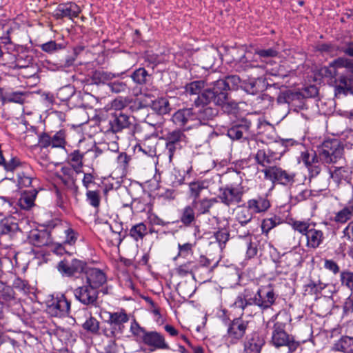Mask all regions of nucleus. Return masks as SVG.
I'll return each instance as SVG.
<instances>
[{
    "label": "nucleus",
    "mask_w": 353,
    "mask_h": 353,
    "mask_svg": "<svg viewBox=\"0 0 353 353\" xmlns=\"http://www.w3.org/2000/svg\"><path fill=\"white\" fill-rule=\"evenodd\" d=\"M264 343V339L258 333H254L245 344V352L260 353Z\"/></svg>",
    "instance_id": "nucleus-26"
},
{
    "label": "nucleus",
    "mask_w": 353,
    "mask_h": 353,
    "mask_svg": "<svg viewBox=\"0 0 353 353\" xmlns=\"http://www.w3.org/2000/svg\"><path fill=\"white\" fill-rule=\"evenodd\" d=\"M24 102L23 93L21 92H6L5 103H23Z\"/></svg>",
    "instance_id": "nucleus-51"
},
{
    "label": "nucleus",
    "mask_w": 353,
    "mask_h": 353,
    "mask_svg": "<svg viewBox=\"0 0 353 353\" xmlns=\"http://www.w3.org/2000/svg\"><path fill=\"white\" fill-rule=\"evenodd\" d=\"M130 161V157H128L126 153L121 152L119 154L117 158V163L118 164V167L121 169H125L128 165Z\"/></svg>",
    "instance_id": "nucleus-63"
},
{
    "label": "nucleus",
    "mask_w": 353,
    "mask_h": 353,
    "mask_svg": "<svg viewBox=\"0 0 353 353\" xmlns=\"http://www.w3.org/2000/svg\"><path fill=\"white\" fill-rule=\"evenodd\" d=\"M352 63L350 60L344 57H339L330 63V68H352Z\"/></svg>",
    "instance_id": "nucleus-54"
},
{
    "label": "nucleus",
    "mask_w": 353,
    "mask_h": 353,
    "mask_svg": "<svg viewBox=\"0 0 353 353\" xmlns=\"http://www.w3.org/2000/svg\"><path fill=\"white\" fill-rule=\"evenodd\" d=\"M99 294V290L87 284L78 287L74 290L75 298L81 303L90 307H97L99 306L98 301Z\"/></svg>",
    "instance_id": "nucleus-7"
},
{
    "label": "nucleus",
    "mask_w": 353,
    "mask_h": 353,
    "mask_svg": "<svg viewBox=\"0 0 353 353\" xmlns=\"http://www.w3.org/2000/svg\"><path fill=\"white\" fill-rule=\"evenodd\" d=\"M122 74L98 70L92 73L91 79L93 84H107L108 86L109 82H111L114 78L119 77Z\"/></svg>",
    "instance_id": "nucleus-22"
},
{
    "label": "nucleus",
    "mask_w": 353,
    "mask_h": 353,
    "mask_svg": "<svg viewBox=\"0 0 353 353\" xmlns=\"http://www.w3.org/2000/svg\"><path fill=\"white\" fill-rule=\"evenodd\" d=\"M148 73L143 68H139L132 72L131 78L137 84L143 85L146 83Z\"/></svg>",
    "instance_id": "nucleus-47"
},
{
    "label": "nucleus",
    "mask_w": 353,
    "mask_h": 353,
    "mask_svg": "<svg viewBox=\"0 0 353 353\" xmlns=\"http://www.w3.org/2000/svg\"><path fill=\"white\" fill-rule=\"evenodd\" d=\"M334 83V94L336 97L341 94L347 95L352 90V79L345 75H341L338 79H336Z\"/></svg>",
    "instance_id": "nucleus-24"
},
{
    "label": "nucleus",
    "mask_w": 353,
    "mask_h": 353,
    "mask_svg": "<svg viewBox=\"0 0 353 353\" xmlns=\"http://www.w3.org/2000/svg\"><path fill=\"white\" fill-rule=\"evenodd\" d=\"M70 309V302L61 294L52 297L48 303L46 311L52 316H63L68 314Z\"/></svg>",
    "instance_id": "nucleus-10"
},
{
    "label": "nucleus",
    "mask_w": 353,
    "mask_h": 353,
    "mask_svg": "<svg viewBox=\"0 0 353 353\" xmlns=\"http://www.w3.org/2000/svg\"><path fill=\"white\" fill-rule=\"evenodd\" d=\"M165 148L168 152L170 160L173 157L175 152L182 148L187 142V137L183 131L174 130L168 132L165 137Z\"/></svg>",
    "instance_id": "nucleus-9"
},
{
    "label": "nucleus",
    "mask_w": 353,
    "mask_h": 353,
    "mask_svg": "<svg viewBox=\"0 0 353 353\" xmlns=\"http://www.w3.org/2000/svg\"><path fill=\"white\" fill-rule=\"evenodd\" d=\"M85 195L88 203L96 209L99 208L101 203L99 190H88Z\"/></svg>",
    "instance_id": "nucleus-46"
},
{
    "label": "nucleus",
    "mask_w": 353,
    "mask_h": 353,
    "mask_svg": "<svg viewBox=\"0 0 353 353\" xmlns=\"http://www.w3.org/2000/svg\"><path fill=\"white\" fill-rule=\"evenodd\" d=\"M198 271L199 266L193 261H188L187 263L181 265L177 268V272L181 276H185L188 274H194Z\"/></svg>",
    "instance_id": "nucleus-45"
},
{
    "label": "nucleus",
    "mask_w": 353,
    "mask_h": 353,
    "mask_svg": "<svg viewBox=\"0 0 353 353\" xmlns=\"http://www.w3.org/2000/svg\"><path fill=\"white\" fill-rule=\"evenodd\" d=\"M81 10L79 6L74 2L60 3L53 12V17L57 19L68 18L73 19L78 17Z\"/></svg>",
    "instance_id": "nucleus-13"
},
{
    "label": "nucleus",
    "mask_w": 353,
    "mask_h": 353,
    "mask_svg": "<svg viewBox=\"0 0 353 353\" xmlns=\"http://www.w3.org/2000/svg\"><path fill=\"white\" fill-rule=\"evenodd\" d=\"M268 327L270 330V343L275 347L286 346L289 352L292 353L299 346V343L296 341L294 337L285 331L286 324L279 321H269Z\"/></svg>",
    "instance_id": "nucleus-3"
},
{
    "label": "nucleus",
    "mask_w": 353,
    "mask_h": 353,
    "mask_svg": "<svg viewBox=\"0 0 353 353\" xmlns=\"http://www.w3.org/2000/svg\"><path fill=\"white\" fill-rule=\"evenodd\" d=\"M343 159V148L338 140L325 141L317 154L313 150L301 152L299 162H303L309 173V179L316 177L321 172L322 164L336 163Z\"/></svg>",
    "instance_id": "nucleus-2"
},
{
    "label": "nucleus",
    "mask_w": 353,
    "mask_h": 353,
    "mask_svg": "<svg viewBox=\"0 0 353 353\" xmlns=\"http://www.w3.org/2000/svg\"><path fill=\"white\" fill-rule=\"evenodd\" d=\"M19 229L18 224L12 219H5L0 222V234H8Z\"/></svg>",
    "instance_id": "nucleus-40"
},
{
    "label": "nucleus",
    "mask_w": 353,
    "mask_h": 353,
    "mask_svg": "<svg viewBox=\"0 0 353 353\" xmlns=\"http://www.w3.org/2000/svg\"><path fill=\"white\" fill-rule=\"evenodd\" d=\"M130 332H132V335L137 338V340H140L141 341L147 332V331L143 327L139 325L135 319L131 322Z\"/></svg>",
    "instance_id": "nucleus-49"
},
{
    "label": "nucleus",
    "mask_w": 353,
    "mask_h": 353,
    "mask_svg": "<svg viewBox=\"0 0 353 353\" xmlns=\"http://www.w3.org/2000/svg\"><path fill=\"white\" fill-rule=\"evenodd\" d=\"M99 325V321L91 316L83 323L82 327L88 332L93 334H99L100 329Z\"/></svg>",
    "instance_id": "nucleus-44"
},
{
    "label": "nucleus",
    "mask_w": 353,
    "mask_h": 353,
    "mask_svg": "<svg viewBox=\"0 0 353 353\" xmlns=\"http://www.w3.org/2000/svg\"><path fill=\"white\" fill-rule=\"evenodd\" d=\"M245 192V188L241 184L226 185L219 189L216 199L225 206L230 207L242 202Z\"/></svg>",
    "instance_id": "nucleus-5"
},
{
    "label": "nucleus",
    "mask_w": 353,
    "mask_h": 353,
    "mask_svg": "<svg viewBox=\"0 0 353 353\" xmlns=\"http://www.w3.org/2000/svg\"><path fill=\"white\" fill-rule=\"evenodd\" d=\"M323 238V232L316 230L314 226L306 236L307 246L311 248H316L321 245Z\"/></svg>",
    "instance_id": "nucleus-31"
},
{
    "label": "nucleus",
    "mask_w": 353,
    "mask_h": 353,
    "mask_svg": "<svg viewBox=\"0 0 353 353\" xmlns=\"http://www.w3.org/2000/svg\"><path fill=\"white\" fill-rule=\"evenodd\" d=\"M30 240L37 247L48 245L52 242L50 234L46 230L32 231Z\"/></svg>",
    "instance_id": "nucleus-23"
},
{
    "label": "nucleus",
    "mask_w": 353,
    "mask_h": 353,
    "mask_svg": "<svg viewBox=\"0 0 353 353\" xmlns=\"http://www.w3.org/2000/svg\"><path fill=\"white\" fill-rule=\"evenodd\" d=\"M12 285L14 288L23 291L24 292H28L29 291V285L28 282L26 280H23L19 277H16L13 281Z\"/></svg>",
    "instance_id": "nucleus-59"
},
{
    "label": "nucleus",
    "mask_w": 353,
    "mask_h": 353,
    "mask_svg": "<svg viewBox=\"0 0 353 353\" xmlns=\"http://www.w3.org/2000/svg\"><path fill=\"white\" fill-rule=\"evenodd\" d=\"M240 83L241 79L237 75L227 76L213 82L194 100V105L199 108V117L212 119L218 114V109L211 106V103L225 113H233L238 109V103L231 99L229 91L237 90Z\"/></svg>",
    "instance_id": "nucleus-1"
},
{
    "label": "nucleus",
    "mask_w": 353,
    "mask_h": 353,
    "mask_svg": "<svg viewBox=\"0 0 353 353\" xmlns=\"http://www.w3.org/2000/svg\"><path fill=\"white\" fill-rule=\"evenodd\" d=\"M142 342L151 347L152 350L170 349L163 335L156 331H147Z\"/></svg>",
    "instance_id": "nucleus-15"
},
{
    "label": "nucleus",
    "mask_w": 353,
    "mask_h": 353,
    "mask_svg": "<svg viewBox=\"0 0 353 353\" xmlns=\"http://www.w3.org/2000/svg\"><path fill=\"white\" fill-rule=\"evenodd\" d=\"M195 209L192 204L186 205L182 210L180 221L185 226H190L196 221Z\"/></svg>",
    "instance_id": "nucleus-34"
},
{
    "label": "nucleus",
    "mask_w": 353,
    "mask_h": 353,
    "mask_svg": "<svg viewBox=\"0 0 353 353\" xmlns=\"http://www.w3.org/2000/svg\"><path fill=\"white\" fill-rule=\"evenodd\" d=\"M341 281L343 285L353 290V272H343L341 274Z\"/></svg>",
    "instance_id": "nucleus-56"
},
{
    "label": "nucleus",
    "mask_w": 353,
    "mask_h": 353,
    "mask_svg": "<svg viewBox=\"0 0 353 353\" xmlns=\"http://www.w3.org/2000/svg\"><path fill=\"white\" fill-rule=\"evenodd\" d=\"M38 144L41 148H44L52 146V139L48 134L43 132L38 137Z\"/></svg>",
    "instance_id": "nucleus-61"
},
{
    "label": "nucleus",
    "mask_w": 353,
    "mask_h": 353,
    "mask_svg": "<svg viewBox=\"0 0 353 353\" xmlns=\"http://www.w3.org/2000/svg\"><path fill=\"white\" fill-rule=\"evenodd\" d=\"M32 183V178L25 174L22 172L18 174V183L19 185L22 187H29Z\"/></svg>",
    "instance_id": "nucleus-62"
},
{
    "label": "nucleus",
    "mask_w": 353,
    "mask_h": 353,
    "mask_svg": "<svg viewBox=\"0 0 353 353\" xmlns=\"http://www.w3.org/2000/svg\"><path fill=\"white\" fill-rule=\"evenodd\" d=\"M352 173L348 166L334 167V170H330V177L334 183L336 187H339L343 181H347Z\"/></svg>",
    "instance_id": "nucleus-21"
},
{
    "label": "nucleus",
    "mask_w": 353,
    "mask_h": 353,
    "mask_svg": "<svg viewBox=\"0 0 353 353\" xmlns=\"http://www.w3.org/2000/svg\"><path fill=\"white\" fill-rule=\"evenodd\" d=\"M314 226H315V224L308 221H294L292 223V227L295 231L305 236Z\"/></svg>",
    "instance_id": "nucleus-41"
},
{
    "label": "nucleus",
    "mask_w": 353,
    "mask_h": 353,
    "mask_svg": "<svg viewBox=\"0 0 353 353\" xmlns=\"http://www.w3.org/2000/svg\"><path fill=\"white\" fill-rule=\"evenodd\" d=\"M255 160L258 164L265 167V168L269 167L268 165L272 163L268 152L264 149L258 150L255 155Z\"/></svg>",
    "instance_id": "nucleus-48"
},
{
    "label": "nucleus",
    "mask_w": 353,
    "mask_h": 353,
    "mask_svg": "<svg viewBox=\"0 0 353 353\" xmlns=\"http://www.w3.org/2000/svg\"><path fill=\"white\" fill-rule=\"evenodd\" d=\"M196 113L193 112L192 108H183L176 111L172 117V121L179 127H184L192 121L198 120L201 123V120L208 121L209 119H201L199 117V108Z\"/></svg>",
    "instance_id": "nucleus-12"
},
{
    "label": "nucleus",
    "mask_w": 353,
    "mask_h": 353,
    "mask_svg": "<svg viewBox=\"0 0 353 353\" xmlns=\"http://www.w3.org/2000/svg\"><path fill=\"white\" fill-rule=\"evenodd\" d=\"M343 237L348 241L353 242V220L348 223L343 231Z\"/></svg>",
    "instance_id": "nucleus-64"
},
{
    "label": "nucleus",
    "mask_w": 353,
    "mask_h": 353,
    "mask_svg": "<svg viewBox=\"0 0 353 353\" xmlns=\"http://www.w3.org/2000/svg\"><path fill=\"white\" fill-rule=\"evenodd\" d=\"M281 148L279 144H274L270 147H268L266 150L269 154V157L271 159L272 162L278 160L281 158L282 152L277 151V148Z\"/></svg>",
    "instance_id": "nucleus-58"
},
{
    "label": "nucleus",
    "mask_w": 353,
    "mask_h": 353,
    "mask_svg": "<svg viewBox=\"0 0 353 353\" xmlns=\"http://www.w3.org/2000/svg\"><path fill=\"white\" fill-rule=\"evenodd\" d=\"M85 267V263L77 259L71 261L64 259L61 261L57 265L58 270L63 275L67 276H71L77 273L84 272Z\"/></svg>",
    "instance_id": "nucleus-14"
},
{
    "label": "nucleus",
    "mask_w": 353,
    "mask_h": 353,
    "mask_svg": "<svg viewBox=\"0 0 353 353\" xmlns=\"http://www.w3.org/2000/svg\"><path fill=\"white\" fill-rule=\"evenodd\" d=\"M252 291L246 288L236 298L232 306L241 309L243 312L248 306L253 305L252 301Z\"/></svg>",
    "instance_id": "nucleus-25"
},
{
    "label": "nucleus",
    "mask_w": 353,
    "mask_h": 353,
    "mask_svg": "<svg viewBox=\"0 0 353 353\" xmlns=\"http://www.w3.org/2000/svg\"><path fill=\"white\" fill-rule=\"evenodd\" d=\"M156 137L152 136L144 139L141 143L137 145V148L144 154L152 157L156 154Z\"/></svg>",
    "instance_id": "nucleus-30"
},
{
    "label": "nucleus",
    "mask_w": 353,
    "mask_h": 353,
    "mask_svg": "<svg viewBox=\"0 0 353 353\" xmlns=\"http://www.w3.org/2000/svg\"><path fill=\"white\" fill-rule=\"evenodd\" d=\"M214 236L221 247L222 245H225V243L229 240L230 234L226 228H221L214 232Z\"/></svg>",
    "instance_id": "nucleus-55"
},
{
    "label": "nucleus",
    "mask_w": 353,
    "mask_h": 353,
    "mask_svg": "<svg viewBox=\"0 0 353 353\" xmlns=\"http://www.w3.org/2000/svg\"><path fill=\"white\" fill-rule=\"evenodd\" d=\"M276 224V220L273 218L264 219L261 223L262 232L267 234Z\"/></svg>",
    "instance_id": "nucleus-60"
},
{
    "label": "nucleus",
    "mask_w": 353,
    "mask_h": 353,
    "mask_svg": "<svg viewBox=\"0 0 353 353\" xmlns=\"http://www.w3.org/2000/svg\"><path fill=\"white\" fill-rule=\"evenodd\" d=\"M205 189L203 182L194 181L189 183V195L192 200L200 199L201 192Z\"/></svg>",
    "instance_id": "nucleus-43"
},
{
    "label": "nucleus",
    "mask_w": 353,
    "mask_h": 353,
    "mask_svg": "<svg viewBox=\"0 0 353 353\" xmlns=\"http://www.w3.org/2000/svg\"><path fill=\"white\" fill-rule=\"evenodd\" d=\"M83 154L81 153L79 150H74L68 157V161L72 166V170L76 174L82 172Z\"/></svg>",
    "instance_id": "nucleus-32"
},
{
    "label": "nucleus",
    "mask_w": 353,
    "mask_h": 353,
    "mask_svg": "<svg viewBox=\"0 0 353 353\" xmlns=\"http://www.w3.org/2000/svg\"><path fill=\"white\" fill-rule=\"evenodd\" d=\"M41 49L47 53H53L63 48V46L60 43H57L54 41H50L39 46Z\"/></svg>",
    "instance_id": "nucleus-52"
},
{
    "label": "nucleus",
    "mask_w": 353,
    "mask_h": 353,
    "mask_svg": "<svg viewBox=\"0 0 353 353\" xmlns=\"http://www.w3.org/2000/svg\"><path fill=\"white\" fill-rule=\"evenodd\" d=\"M235 219L240 224L241 227H243L250 223L253 219V214L248 205L245 206H238L235 213Z\"/></svg>",
    "instance_id": "nucleus-28"
},
{
    "label": "nucleus",
    "mask_w": 353,
    "mask_h": 353,
    "mask_svg": "<svg viewBox=\"0 0 353 353\" xmlns=\"http://www.w3.org/2000/svg\"><path fill=\"white\" fill-rule=\"evenodd\" d=\"M205 83L204 81L199 80V81H194L192 82H190V83H188L185 86V91L186 93L191 94V95H196L197 94L196 98L202 94V92L206 90L207 88H205Z\"/></svg>",
    "instance_id": "nucleus-38"
},
{
    "label": "nucleus",
    "mask_w": 353,
    "mask_h": 353,
    "mask_svg": "<svg viewBox=\"0 0 353 353\" xmlns=\"http://www.w3.org/2000/svg\"><path fill=\"white\" fill-rule=\"evenodd\" d=\"M247 203L249 208L254 213L264 212L270 207V201L265 197L262 196L250 199Z\"/></svg>",
    "instance_id": "nucleus-27"
},
{
    "label": "nucleus",
    "mask_w": 353,
    "mask_h": 353,
    "mask_svg": "<svg viewBox=\"0 0 353 353\" xmlns=\"http://www.w3.org/2000/svg\"><path fill=\"white\" fill-rule=\"evenodd\" d=\"M261 172L264 174L265 179L272 183H278L288 186L292 185L295 181L296 174L294 172H288L279 166H269L263 169Z\"/></svg>",
    "instance_id": "nucleus-6"
},
{
    "label": "nucleus",
    "mask_w": 353,
    "mask_h": 353,
    "mask_svg": "<svg viewBox=\"0 0 353 353\" xmlns=\"http://www.w3.org/2000/svg\"><path fill=\"white\" fill-rule=\"evenodd\" d=\"M152 109L159 114H166L170 112L171 108L166 98H158L152 101Z\"/></svg>",
    "instance_id": "nucleus-36"
},
{
    "label": "nucleus",
    "mask_w": 353,
    "mask_h": 353,
    "mask_svg": "<svg viewBox=\"0 0 353 353\" xmlns=\"http://www.w3.org/2000/svg\"><path fill=\"white\" fill-rule=\"evenodd\" d=\"M37 194V191L32 189L29 191H24L19 200L21 208L28 210L34 205V202Z\"/></svg>",
    "instance_id": "nucleus-33"
},
{
    "label": "nucleus",
    "mask_w": 353,
    "mask_h": 353,
    "mask_svg": "<svg viewBox=\"0 0 353 353\" xmlns=\"http://www.w3.org/2000/svg\"><path fill=\"white\" fill-rule=\"evenodd\" d=\"M133 125V119L128 115L119 112L112 114L109 120L110 128L108 130L116 133L121 130L130 128Z\"/></svg>",
    "instance_id": "nucleus-16"
},
{
    "label": "nucleus",
    "mask_w": 353,
    "mask_h": 353,
    "mask_svg": "<svg viewBox=\"0 0 353 353\" xmlns=\"http://www.w3.org/2000/svg\"><path fill=\"white\" fill-rule=\"evenodd\" d=\"M2 270H0V278L1 277ZM14 299V292L13 289L0 281V303H8Z\"/></svg>",
    "instance_id": "nucleus-37"
},
{
    "label": "nucleus",
    "mask_w": 353,
    "mask_h": 353,
    "mask_svg": "<svg viewBox=\"0 0 353 353\" xmlns=\"http://www.w3.org/2000/svg\"><path fill=\"white\" fill-rule=\"evenodd\" d=\"M353 217V203H349L335 213L333 220L339 223L344 224Z\"/></svg>",
    "instance_id": "nucleus-29"
},
{
    "label": "nucleus",
    "mask_w": 353,
    "mask_h": 353,
    "mask_svg": "<svg viewBox=\"0 0 353 353\" xmlns=\"http://www.w3.org/2000/svg\"><path fill=\"white\" fill-rule=\"evenodd\" d=\"M333 350L344 353H353V338L343 336L334 343Z\"/></svg>",
    "instance_id": "nucleus-35"
},
{
    "label": "nucleus",
    "mask_w": 353,
    "mask_h": 353,
    "mask_svg": "<svg viewBox=\"0 0 353 353\" xmlns=\"http://www.w3.org/2000/svg\"><path fill=\"white\" fill-rule=\"evenodd\" d=\"M108 88L113 93H125L130 90L126 81L123 79L116 80L108 83Z\"/></svg>",
    "instance_id": "nucleus-42"
},
{
    "label": "nucleus",
    "mask_w": 353,
    "mask_h": 353,
    "mask_svg": "<svg viewBox=\"0 0 353 353\" xmlns=\"http://www.w3.org/2000/svg\"><path fill=\"white\" fill-rule=\"evenodd\" d=\"M108 319L106 320L109 327H103V334L108 338L113 339L117 334H122L125 330V324L130 320V316L125 310L114 312H107Z\"/></svg>",
    "instance_id": "nucleus-4"
},
{
    "label": "nucleus",
    "mask_w": 353,
    "mask_h": 353,
    "mask_svg": "<svg viewBox=\"0 0 353 353\" xmlns=\"http://www.w3.org/2000/svg\"><path fill=\"white\" fill-rule=\"evenodd\" d=\"M105 353H125V348L121 344H118L114 340H110L105 347Z\"/></svg>",
    "instance_id": "nucleus-53"
},
{
    "label": "nucleus",
    "mask_w": 353,
    "mask_h": 353,
    "mask_svg": "<svg viewBox=\"0 0 353 353\" xmlns=\"http://www.w3.org/2000/svg\"><path fill=\"white\" fill-rule=\"evenodd\" d=\"M218 203L216 198H200L192 200V204L196 212V215L208 214L213 206Z\"/></svg>",
    "instance_id": "nucleus-20"
},
{
    "label": "nucleus",
    "mask_w": 353,
    "mask_h": 353,
    "mask_svg": "<svg viewBox=\"0 0 353 353\" xmlns=\"http://www.w3.org/2000/svg\"><path fill=\"white\" fill-rule=\"evenodd\" d=\"M248 326V321L243 320L241 318L234 319L228 326V339L232 343H237L244 336Z\"/></svg>",
    "instance_id": "nucleus-11"
},
{
    "label": "nucleus",
    "mask_w": 353,
    "mask_h": 353,
    "mask_svg": "<svg viewBox=\"0 0 353 353\" xmlns=\"http://www.w3.org/2000/svg\"><path fill=\"white\" fill-rule=\"evenodd\" d=\"M251 121L243 119L228 129L227 134L232 140L247 139L250 134Z\"/></svg>",
    "instance_id": "nucleus-17"
},
{
    "label": "nucleus",
    "mask_w": 353,
    "mask_h": 353,
    "mask_svg": "<svg viewBox=\"0 0 353 353\" xmlns=\"http://www.w3.org/2000/svg\"><path fill=\"white\" fill-rule=\"evenodd\" d=\"M147 234L148 228L143 223L133 225L129 232V235L136 241L142 240Z\"/></svg>",
    "instance_id": "nucleus-39"
},
{
    "label": "nucleus",
    "mask_w": 353,
    "mask_h": 353,
    "mask_svg": "<svg viewBox=\"0 0 353 353\" xmlns=\"http://www.w3.org/2000/svg\"><path fill=\"white\" fill-rule=\"evenodd\" d=\"M86 279V284L98 290L106 282V276L103 272L97 268H87L84 270Z\"/></svg>",
    "instance_id": "nucleus-18"
},
{
    "label": "nucleus",
    "mask_w": 353,
    "mask_h": 353,
    "mask_svg": "<svg viewBox=\"0 0 353 353\" xmlns=\"http://www.w3.org/2000/svg\"><path fill=\"white\" fill-rule=\"evenodd\" d=\"M51 139L52 148H64L66 144L65 132L63 130H59Z\"/></svg>",
    "instance_id": "nucleus-50"
},
{
    "label": "nucleus",
    "mask_w": 353,
    "mask_h": 353,
    "mask_svg": "<svg viewBox=\"0 0 353 353\" xmlns=\"http://www.w3.org/2000/svg\"><path fill=\"white\" fill-rule=\"evenodd\" d=\"M193 246L194 245L190 243H185L184 244L179 243V253L177 256L185 257L189 254H192L193 253Z\"/></svg>",
    "instance_id": "nucleus-57"
},
{
    "label": "nucleus",
    "mask_w": 353,
    "mask_h": 353,
    "mask_svg": "<svg viewBox=\"0 0 353 353\" xmlns=\"http://www.w3.org/2000/svg\"><path fill=\"white\" fill-rule=\"evenodd\" d=\"M276 295L273 288L270 285L261 286L254 296H252V304L261 310L270 308L275 302Z\"/></svg>",
    "instance_id": "nucleus-8"
},
{
    "label": "nucleus",
    "mask_w": 353,
    "mask_h": 353,
    "mask_svg": "<svg viewBox=\"0 0 353 353\" xmlns=\"http://www.w3.org/2000/svg\"><path fill=\"white\" fill-rule=\"evenodd\" d=\"M62 175L59 176V179L61 180L64 186L74 194H77L78 192V186L76 184V179L74 174L75 171L72 168L68 167H63L61 168Z\"/></svg>",
    "instance_id": "nucleus-19"
}]
</instances>
